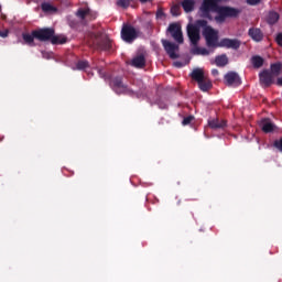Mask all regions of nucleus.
Instances as JSON below:
<instances>
[{"mask_svg":"<svg viewBox=\"0 0 282 282\" xmlns=\"http://www.w3.org/2000/svg\"><path fill=\"white\" fill-rule=\"evenodd\" d=\"M196 24L198 28H203V36L207 47H219V32L208 25V21L206 20H196Z\"/></svg>","mask_w":282,"mask_h":282,"instance_id":"f03ea898","label":"nucleus"},{"mask_svg":"<svg viewBox=\"0 0 282 282\" xmlns=\"http://www.w3.org/2000/svg\"><path fill=\"white\" fill-rule=\"evenodd\" d=\"M76 67L79 70H85V69L89 68V62L88 61H78L76 63Z\"/></svg>","mask_w":282,"mask_h":282,"instance_id":"c756f323","label":"nucleus"},{"mask_svg":"<svg viewBox=\"0 0 282 282\" xmlns=\"http://www.w3.org/2000/svg\"><path fill=\"white\" fill-rule=\"evenodd\" d=\"M91 46L94 50H99L100 52H109L111 50V40L107 34L102 32L93 33L90 35Z\"/></svg>","mask_w":282,"mask_h":282,"instance_id":"7ed1b4c3","label":"nucleus"},{"mask_svg":"<svg viewBox=\"0 0 282 282\" xmlns=\"http://www.w3.org/2000/svg\"><path fill=\"white\" fill-rule=\"evenodd\" d=\"M267 21L269 25H274V23H278L279 14L276 13V11H270Z\"/></svg>","mask_w":282,"mask_h":282,"instance_id":"a878e982","label":"nucleus"},{"mask_svg":"<svg viewBox=\"0 0 282 282\" xmlns=\"http://www.w3.org/2000/svg\"><path fill=\"white\" fill-rule=\"evenodd\" d=\"M110 85L117 94H131V89L122 82V77H113Z\"/></svg>","mask_w":282,"mask_h":282,"instance_id":"1a4fd4ad","label":"nucleus"},{"mask_svg":"<svg viewBox=\"0 0 282 282\" xmlns=\"http://www.w3.org/2000/svg\"><path fill=\"white\" fill-rule=\"evenodd\" d=\"M248 6H259L261 0H247Z\"/></svg>","mask_w":282,"mask_h":282,"instance_id":"72a5a7b5","label":"nucleus"},{"mask_svg":"<svg viewBox=\"0 0 282 282\" xmlns=\"http://www.w3.org/2000/svg\"><path fill=\"white\" fill-rule=\"evenodd\" d=\"M40 8H41L42 12L46 15L56 14V12H58V8H56L51 2H46V1L42 2Z\"/></svg>","mask_w":282,"mask_h":282,"instance_id":"2eb2a0df","label":"nucleus"},{"mask_svg":"<svg viewBox=\"0 0 282 282\" xmlns=\"http://www.w3.org/2000/svg\"><path fill=\"white\" fill-rule=\"evenodd\" d=\"M208 127H209V129H214L215 131H217L219 129H226V127H228V121H226L225 119H219V118H209Z\"/></svg>","mask_w":282,"mask_h":282,"instance_id":"ddd939ff","label":"nucleus"},{"mask_svg":"<svg viewBox=\"0 0 282 282\" xmlns=\"http://www.w3.org/2000/svg\"><path fill=\"white\" fill-rule=\"evenodd\" d=\"M200 91H210L213 89V82L208 77H205L200 82L197 83Z\"/></svg>","mask_w":282,"mask_h":282,"instance_id":"a211bd4d","label":"nucleus"},{"mask_svg":"<svg viewBox=\"0 0 282 282\" xmlns=\"http://www.w3.org/2000/svg\"><path fill=\"white\" fill-rule=\"evenodd\" d=\"M273 147H274L275 149H278V151H280V153H282V138L279 139V140H275V141L273 142Z\"/></svg>","mask_w":282,"mask_h":282,"instance_id":"473e14b6","label":"nucleus"},{"mask_svg":"<svg viewBox=\"0 0 282 282\" xmlns=\"http://www.w3.org/2000/svg\"><path fill=\"white\" fill-rule=\"evenodd\" d=\"M225 85L227 87H239L241 85V77L235 72H229L225 75Z\"/></svg>","mask_w":282,"mask_h":282,"instance_id":"9b49d317","label":"nucleus"},{"mask_svg":"<svg viewBox=\"0 0 282 282\" xmlns=\"http://www.w3.org/2000/svg\"><path fill=\"white\" fill-rule=\"evenodd\" d=\"M161 43L172 61H175V58H180V54H177V52H180L178 44H175L169 40H161Z\"/></svg>","mask_w":282,"mask_h":282,"instance_id":"39448f33","label":"nucleus"},{"mask_svg":"<svg viewBox=\"0 0 282 282\" xmlns=\"http://www.w3.org/2000/svg\"><path fill=\"white\" fill-rule=\"evenodd\" d=\"M212 74H213V76H219V70L213 69V70H212Z\"/></svg>","mask_w":282,"mask_h":282,"instance_id":"58836bf2","label":"nucleus"},{"mask_svg":"<svg viewBox=\"0 0 282 282\" xmlns=\"http://www.w3.org/2000/svg\"><path fill=\"white\" fill-rule=\"evenodd\" d=\"M192 54H194L196 56H208L210 54V51H208L205 47L195 46L192 50Z\"/></svg>","mask_w":282,"mask_h":282,"instance_id":"b1692460","label":"nucleus"},{"mask_svg":"<svg viewBox=\"0 0 282 282\" xmlns=\"http://www.w3.org/2000/svg\"><path fill=\"white\" fill-rule=\"evenodd\" d=\"M215 63L217 67H226V65L228 64V56L226 54L218 55L215 58Z\"/></svg>","mask_w":282,"mask_h":282,"instance_id":"393cba45","label":"nucleus"},{"mask_svg":"<svg viewBox=\"0 0 282 282\" xmlns=\"http://www.w3.org/2000/svg\"><path fill=\"white\" fill-rule=\"evenodd\" d=\"M171 14H172V17H180V14H181L180 4H174V6L171 8Z\"/></svg>","mask_w":282,"mask_h":282,"instance_id":"7c9ffc66","label":"nucleus"},{"mask_svg":"<svg viewBox=\"0 0 282 282\" xmlns=\"http://www.w3.org/2000/svg\"><path fill=\"white\" fill-rule=\"evenodd\" d=\"M89 14H91V9H89V8H86V9H78V11H77V13H76V15H77L79 19H82V20H84V19H86L87 17H89Z\"/></svg>","mask_w":282,"mask_h":282,"instance_id":"c85d7f7f","label":"nucleus"},{"mask_svg":"<svg viewBox=\"0 0 282 282\" xmlns=\"http://www.w3.org/2000/svg\"><path fill=\"white\" fill-rule=\"evenodd\" d=\"M51 43L52 45H65V43H67V37L65 35H56V33H54L51 39Z\"/></svg>","mask_w":282,"mask_h":282,"instance_id":"4be33fe9","label":"nucleus"},{"mask_svg":"<svg viewBox=\"0 0 282 282\" xmlns=\"http://www.w3.org/2000/svg\"><path fill=\"white\" fill-rule=\"evenodd\" d=\"M141 3H149V1H152V0H139Z\"/></svg>","mask_w":282,"mask_h":282,"instance_id":"79ce46f5","label":"nucleus"},{"mask_svg":"<svg viewBox=\"0 0 282 282\" xmlns=\"http://www.w3.org/2000/svg\"><path fill=\"white\" fill-rule=\"evenodd\" d=\"M260 84L264 87H271L274 85V75L270 73V70L264 69L259 74Z\"/></svg>","mask_w":282,"mask_h":282,"instance_id":"f8f14e48","label":"nucleus"},{"mask_svg":"<svg viewBox=\"0 0 282 282\" xmlns=\"http://www.w3.org/2000/svg\"><path fill=\"white\" fill-rule=\"evenodd\" d=\"M8 34H10V31H8V30L0 31L1 39H8Z\"/></svg>","mask_w":282,"mask_h":282,"instance_id":"e433bc0d","label":"nucleus"},{"mask_svg":"<svg viewBox=\"0 0 282 282\" xmlns=\"http://www.w3.org/2000/svg\"><path fill=\"white\" fill-rule=\"evenodd\" d=\"M194 120H195V117L193 115H189L183 119L182 124L183 127H186L191 124V122H193Z\"/></svg>","mask_w":282,"mask_h":282,"instance_id":"2f4dec72","label":"nucleus"},{"mask_svg":"<svg viewBox=\"0 0 282 282\" xmlns=\"http://www.w3.org/2000/svg\"><path fill=\"white\" fill-rule=\"evenodd\" d=\"M189 76L192 80H195L197 84L208 77L204 74V69L202 68H194Z\"/></svg>","mask_w":282,"mask_h":282,"instance_id":"f3484780","label":"nucleus"},{"mask_svg":"<svg viewBox=\"0 0 282 282\" xmlns=\"http://www.w3.org/2000/svg\"><path fill=\"white\" fill-rule=\"evenodd\" d=\"M281 69H282V64L281 63H274V64H271L270 73L273 75V77L276 78V76H279L281 74Z\"/></svg>","mask_w":282,"mask_h":282,"instance_id":"bb28decb","label":"nucleus"},{"mask_svg":"<svg viewBox=\"0 0 282 282\" xmlns=\"http://www.w3.org/2000/svg\"><path fill=\"white\" fill-rule=\"evenodd\" d=\"M22 39L26 45H34V40L36 39V30L31 33H22Z\"/></svg>","mask_w":282,"mask_h":282,"instance_id":"aec40b11","label":"nucleus"},{"mask_svg":"<svg viewBox=\"0 0 282 282\" xmlns=\"http://www.w3.org/2000/svg\"><path fill=\"white\" fill-rule=\"evenodd\" d=\"M182 8L187 14L195 10V0H183Z\"/></svg>","mask_w":282,"mask_h":282,"instance_id":"412c9836","label":"nucleus"},{"mask_svg":"<svg viewBox=\"0 0 282 282\" xmlns=\"http://www.w3.org/2000/svg\"><path fill=\"white\" fill-rule=\"evenodd\" d=\"M98 74H99L100 78H107L108 77L107 72H105V69H102V68L98 69Z\"/></svg>","mask_w":282,"mask_h":282,"instance_id":"c9c22d12","label":"nucleus"},{"mask_svg":"<svg viewBox=\"0 0 282 282\" xmlns=\"http://www.w3.org/2000/svg\"><path fill=\"white\" fill-rule=\"evenodd\" d=\"M121 39L126 43H133L138 39V31L132 25L124 24L121 29Z\"/></svg>","mask_w":282,"mask_h":282,"instance_id":"20e7f679","label":"nucleus"},{"mask_svg":"<svg viewBox=\"0 0 282 282\" xmlns=\"http://www.w3.org/2000/svg\"><path fill=\"white\" fill-rule=\"evenodd\" d=\"M263 63H265V61L259 55L251 57V65L254 67V69H261V67H263Z\"/></svg>","mask_w":282,"mask_h":282,"instance_id":"5701e85b","label":"nucleus"},{"mask_svg":"<svg viewBox=\"0 0 282 282\" xmlns=\"http://www.w3.org/2000/svg\"><path fill=\"white\" fill-rule=\"evenodd\" d=\"M167 32L171 33V36L182 45L184 43V34L182 33V25L178 23H171L167 28Z\"/></svg>","mask_w":282,"mask_h":282,"instance_id":"0eeeda50","label":"nucleus"},{"mask_svg":"<svg viewBox=\"0 0 282 282\" xmlns=\"http://www.w3.org/2000/svg\"><path fill=\"white\" fill-rule=\"evenodd\" d=\"M132 67H137L138 69H142L147 65V59L144 58V55H139L134 57L131 62Z\"/></svg>","mask_w":282,"mask_h":282,"instance_id":"6ab92c4d","label":"nucleus"},{"mask_svg":"<svg viewBox=\"0 0 282 282\" xmlns=\"http://www.w3.org/2000/svg\"><path fill=\"white\" fill-rule=\"evenodd\" d=\"M248 34L252 41H256V43H260V41H263V32L261 29L251 28L248 31Z\"/></svg>","mask_w":282,"mask_h":282,"instance_id":"dca6fc26","label":"nucleus"},{"mask_svg":"<svg viewBox=\"0 0 282 282\" xmlns=\"http://www.w3.org/2000/svg\"><path fill=\"white\" fill-rule=\"evenodd\" d=\"M133 1L134 0H117L116 6L118 8H122V10H127L131 6V3H133Z\"/></svg>","mask_w":282,"mask_h":282,"instance_id":"cd10ccee","label":"nucleus"},{"mask_svg":"<svg viewBox=\"0 0 282 282\" xmlns=\"http://www.w3.org/2000/svg\"><path fill=\"white\" fill-rule=\"evenodd\" d=\"M260 127L263 133H272V131L276 130V124H274L270 118L262 119L260 121Z\"/></svg>","mask_w":282,"mask_h":282,"instance_id":"4468645a","label":"nucleus"},{"mask_svg":"<svg viewBox=\"0 0 282 282\" xmlns=\"http://www.w3.org/2000/svg\"><path fill=\"white\" fill-rule=\"evenodd\" d=\"M56 34V31L52 28H43L36 30V40L42 41L43 43L50 41L52 42V37Z\"/></svg>","mask_w":282,"mask_h":282,"instance_id":"6e6552de","label":"nucleus"},{"mask_svg":"<svg viewBox=\"0 0 282 282\" xmlns=\"http://www.w3.org/2000/svg\"><path fill=\"white\" fill-rule=\"evenodd\" d=\"M200 15L204 19H210V12H216V23H226V19H237L241 14V10L232 7L219 6L218 0H203L199 8Z\"/></svg>","mask_w":282,"mask_h":282,"instance_id":"f257e3e1","label":"nucleus"},{"mask_svg":"<svg viewBox=\"0 0 282 282\" xmlns=\"http://www.w3.org/2000/svg\"><path fill=\"white\" fill-rule=\"evenodd\" d=\"M174 65H175V67H182L181 62H175Z\"/></svg>","mask_w":282,"mask_h":282,"instance_id":"a19ab883","label":"nucleus"},{"mask_svg":"<svg viewBox=\"0 0 282 282\" xmlns=\"http://www.w3.org/2000/svg\"><path fill=\"white\" fill-rule=\"evenodd\" d=\"M276 85H278L279 87H282V77L278 78Z\"/></svg>","mask_w":282,"mask_h":282,"instance_id":"ea45409f","label":"nucleus"},{"mask_svg":"<svg viewBox=\"0 0 282 282\" xmlns=\"http://www.w3.org/2000/svg\"><path fill=\"white\" fill-rule=\"evenodd\" d=\"M275 42L280 47H282V33H279L275 37Z\"/></svg>","mask_w":282,"mask_h":282,"instance_id":"f704fd0d","label":"nucleus"},{"mask_svg":"<svg viewBox=\"0 0 282 282\" xmlns=\"http://www.w3.org/2000/svg\"><path fill=\"white\" fill-rule=\"evenodd\" d=\"M162 17H164V11L159 10V11L156 12V19H162Z\"/></svg>","mask_w":282,"mask_h":282,"instance_id":"4c0bfd02","label":"nucleus"},{"mask_svg":"<svg viewBox=\"0 0 282 282\" xmlns=\"http://www.w3.org/2000/svg\"><path fill=\"white\" fill-rule=\"evenodd\" d=\"M218 47H226L227 50H239L241 47V41L239 39H221L218 43Z\"/></svg>","mask_w":282,"mask_h":282,"instance_id":"9d476101","label":"nucleus"},{"mask_svg":"<svg viewBox=\"0 0 282 282\" xmlns=\"http://www.w3.org/2000/svg\"><path fill=\"white\" fill-rule=\"evenodd\" d=\"M199 28L202 26L197 25V22H195V24L187 25V36L194 47H196V45L199 43V40L202 39V35H199Z\"/></svg>","mask_w":282,"mask_h":282,"instance_id":"423d86ee","label":"nucleus"}]
</instances>
